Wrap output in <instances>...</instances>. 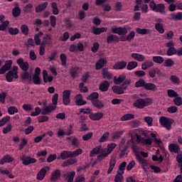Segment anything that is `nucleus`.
<instances>
[{
	"label": "nucleus",
	"instance_id": "nucleus-1",
	"mask_svg": "<svg viewBox=\"0 0 182 182\" xmlns=\"http://www.w3.org/2000/svg\"><path fill=\"white\" fill-rule=\"evenodd\" d=\"M151 137L152 138H146V139L144 138H140V136H139V135H136V140L138 142L141 143L144 145H151V144L153 143V141L155 142V144L159 146V148L161 149L162 153L164 154H166V152L164 149V146L163 145L162 141H161L160 138H157V135H156V134H150Z\"/></svg>",
	"mask_w": 182,
	"mask_h": 182
},
{
	"label": "nucleus",
	"instance_id": "nucleus-2",
	"mask_svg": "<svg viewBox=\"0 0 182 182\" xmlns=\"http://www.w3.org/2000/svg\"><path fill=\"white\" fill-rule=\"evenodd\" d=\"M153 105V98L146 97V98H138L136 100L133 104V107L138 109H144L146 107H149Z\"/></svg>",
	"mask_w": 182,
	"mask_h": 182
},
{
	"label": "nucleus",
	"instance_id": "nucleus-3",
	"mask_svg": "<svg viewBox=\"0 0 182 182\" xmlns=\"http://www.w3.org/2000/svg\"><path fill=\"white\" fill-rule=\"evenodd\" d=\"M117 146V145H116V144H109L107 148L103 149L102 155H98L97 159L99 161L105 159V158L107 157L112 153V151H113V150L114 149V148H116Z\"/></svg>",
	"mask_w": 182,
	"mask_h": 182
},
{
	"label": "nucleus",
	"instance_id": "nucleus-4",
	"mask_svg": "<svg viewBox=\"0 0 182 182\" xmlns=\"http://www.w3.org/2000/svg\"><path fill=\"white\" fill-rule=\"evenodd\" d=\"M173 119L172 118H168L167 117H161L159 119L160 124L166 130H171L172 124H173Z\"/></svg>",
	"mask_w": 182,
	"mask_h": 182
},
{
	"label": "nucleus",
	"instance_id": "nucleus-5",
	"mask_svg": "<svg viewBox=\"0 0 182 182\" xmlns=\"http://www.w3.org/2000/svg\"><path fill=\"white\" fill-rule=\"evenodd\" d=\"M18 67L14 66L11 70H9L6 75V80L8 82H13L14 79H18Z\"/></svg>",
	"mask_w": 182,
	"mask_h": 182
},
{
	"label": "nucleus",
	"instance_id": "nucleus-6",
	"mask_svg": "<svg viewBox=\"0 0 182 182\" xmlns=\"http://www.w3.org/2000/svg\"><path fill=\"white\" fill-rule=\"evenodd\" d=\"M149 7L154 12L160 13L161 14H165V6L163 4H156L154 1H152L149 4Z\"/></svg>",
	"mask_w": 182,
	"mask_h": 182
},
{
	"label": "nucleus",
	"instance_id": "nucleus-7",
	"mask_svg": "<svg viewBox=\"0 0 182 182\" xmlns=\"http://www.w3.org/2000/svg\"><path fill=\"white\" fill-rule=\"evenodd\" d=\"M58 97H59L58 93H55L53 95L52 103L53 105H48V107H46L44 108V111H45L46 114H48L56 109V106L58 105Z\"/></svg>",
	"mask_w": 182,
	"mask_h": 182
},
{
	"label": "nucleus",
	"instance_id": "nucleus-8",
	"mask_svg": "<svg viewBox=\"0 0 182 182\" xmlns=\"http://www.w3.org/2000/svg\"><path fill=\"white\" fill-rule=\"evenodd\" d=\"M165 46L168 48V50L166 51V54L168 56H172L177 53V50L175 46V43L173 41H170L167 43H166Z\"/></svg>",
	"mask_w": 182,
	"mask_h": 182
},
{
	"label": "nucleus",
	"instance_id": "nucleus-9",
	"mask_svg": "<svg viewBox=\"0 0 182 182\" xmlns=\"http://www.w3.org/2000/svg\"><path fill=\"white\" fill-rule=\"evenodd\" d=\"M111 30L112 33L118 34L119 36H125L127 34V28L124 27L114 26L111 28Z\"/></svg>",
	"mask_w": 182,
	"mask_h": 182
},
{
	"label": "nucleus",
	"instance_id": "nucleus-10",
	"mask_svg": "<svg viewBox=\"0 0 182 182\" xmlns=\"http://www.w3.org/2000/svg\"><path fill=\"white\" fill-rule=\"evenodd\" d=\"M69 50L72 53H77L78 51H84V44L82 43H78L77 44H71L69 48Z\"/></svg>",
	"mask_w": 182,
	"mask_h": 182
},
{
	"label": "nucleus",
	"instance_id": "nucleus-11",
	"mask_svg": "<svg viewBox=\"0 0 182 182\" xmlns=\"http://www.w3.org/2000/svg\"><path fill=\"white\" fill-rule=\"evenodd\" d=\"M50 170V166H43V168H41V169L37 174V177H36L37 180L43 181L45 178L47 174V172L49 171Z\"/></svg>",
	"mask_w": 182,
	"mask_h": 182
},
{
	"label": "nucleus",
	"instance_id": "nucleus-12",
	"mask_svg": "<svg viewBox=\"0 0 182 182\" xmlns=\"http://www.w3.org/2000/svg\"><path fill=\"white\" fill-rule=\"evenodd\" d=\"M70 95L71 90H65L63 92V102L65 106L69 105L70 103Z\"/></svg>",
	"mask_w": 182,
	"mask_h": 182
},
{
	"label": "nucleus",
	"instance_id": "nucleus-13",
	"mask_svg": "<svg viewBox=\"0 0 182 182\" xmlns=\"http://www.w3.org/2000/svg\"><path fill=\"white\" fill-rule=\"evenodd\" d=\"M41 70L39 67L36 68L35 73L33 75V82L35 85H41Z\"/></svg>",
	"mask_w": 182,
	"mask_h": 182
},
{
	"label": "nucleus",
	"instance_id": "nucleus-14",
	"mask_svg": "<svg viewBox=\"0 0 182 182\" xmlns=\"http://www.w3.org/2000/svg\"><path fill=\"white\" fill-rule=\"evenodd\" d=\"M156 23L155 24V29L161 34L164 33V21L161 18H156Z\"/></svg>",
	"mask_w": 182,
	"mask_h": 182
},
{
	"label": "nucleus",
	"instance_id": "nucleus-15",
	"mask_svg": "<svg viewBox=\"0 0 182 182\" xmlns=\"http://www.w3.org/2000/svg\"><path fill=\"white\" fill-rule=\"evenodd\" d=\"M136 160L144 171H146L147 169L150 168V166H151V165H150V164H149V162H147V161L141 156H138Z\"/></svg>",
	"mask_w": 182,
	"mask_h": 182
},
{
	"label": "nucleus",
	"instance_id": "nucleus-16",
	"mask_svg": "<svg viewBox=\"0 0 182 182\" xmlns=\"http://www.w3.org/2000/svg\"><path fill=\"white\" fill-rule=\"evenodd\" d=\"M13 64V60H6L5 65H3L0 68V75H4L5 74L8 70H9L12 66Z\"/></svg>",
	"mask_w": 182,
	"mask_h": 182
},
{
	"label": "nucleus",
	"instance_id": "nucleus-17",
	"mask_svg": "<svg viewBox=\"0 0 182 182\" xmlns=\"http://www.w3.org/2000/svg\"><path fill=\"white\" fill-rule=\"evenodd\" d=\"M21 161L24 166H28L31 164H34L37 161L35 158H31V156H21Z\"/></svg>",
	"mask_w": 182,
	"mask_h": 182
},
{
	"label": "nucleus",
	"instance_id": "nucleus-18",
	"mask_svg": "<svg viewBox=\"0 0 182 182\" xmlns=\"http://www.w3.org/2000/svg\"><path fill=\"white\" fill-rule=\"evenodd\" d=\"M75 103L77 106H83L87 104V101L83 100V96L82 94H77L74 98Z\"/></svg>",
	"mask_w": 182,
	"mask_h": 182
},
{
	"label": "nucleus",
	"instance_id": "nucleus-19",
	"mask_svg": "<svg viewBox=\"0 0 182 182\" xmlns=\"http://www.w3.org/2000/svg\"><path fill=\"white\" fill-rule=\"evenodd\" d=\"M16 63L19 65L21 69L23 71H27L29 69V64L28 62H24L23 59L19 58L17 59Z\"/></svg>",
	"mask_w": 182,
	"mask_h": 182
},
{
	"label": "nucleus",
	"instance_id": "nucleus-20",
	"mask_svg": "<svg viewBox=\"0 0 182 182\" xmlns=\"http://www.w3.org/2000/svg\"><path fill=\"white\" fill-rule=\"evenodd\" d=\"M131 57L134 60L138 62H144L146 60V56L143 54H140L139 53H132L131 54Z\"/></svg>",
	"mask_w": 182,
	"mask_h": 182
},
{
	"label": "nucleus",
	"instance_id": "nucleus-21",
	"mask_svg": "<svg viewBox=\"0 0 182 182\" xmlns=\"http://www.w3.org/2000/svg\"><path fill=\"white\" fill-rule=\"evenodd\" d=\"M89 117L92 121H99L103 117V112H91Z\"/></svg>",
	"mask_w": 182,
	"mask_h": 182
},
{
	"label": "nucleus",
	"instance_id": "nucleus-22",
	"mask_svg": "<svg viewBox=\"0 0 182 182\" xmlns=\"http://www.w3.org/2000/svg\"><path fill=\"white\" fill-rule=\"evenodd\" d=\"M75 175H76L75 171H68L65 174L66 182H73Z\"/></svg>",
	"mask_w": 182,
	"mask_h": 182
},
{
	"label": "nucleus",
	"instance_id": "nucleus-23",
	"mask_svg": "<svg viewBox=\"0 0 182 182\" xmlns=\"http://www.w3.org/2000/svg\"><path fill=\"white\" fill-rule=\"evenodd\" d=\"M127 66V62L124 60L119 61L113 65L114 70H123Z\"/></svg>",
	"mask_w": 182,
	"mask_h": 182
},
{
	"label": "nucleus",
	"instance_id": "nucleus-24",
	"mask_svg": "<svg viewBox=\"0 0 182 182\" xmlns=\"http://www.w3.org/2000/svg\"><path fill=\"white\" fill-rule=\"evenodd\" d=\"M144 89L147 91L156 92L157 91V85L153 82H145Z\"/></svg>",
	"mask_w": 182,
	"mask_h": 182
},
{
	"label": "nucleus",
	"instance_id": "nucleus-25",
	"mask_svg": "<svg viewBox=\"0 0 182 182\" xmlns=\"http://www.w3.org/2000/svg\"><path fill=\"white\" fill-rule=\"evenodd\" d=\"M61 172L60 169H55L52 173L50 177V181H57L60 178Z\"/></svg>",
	"mask_w": 182,
	"mask_h": 182
},
{
	"label": "nucleus",
	"instance_id": "nucleus-26",
	"mask_svg": "<svg viewBox=\"0 0 182 182\" xmlns=\"http://www.w3.org/2000/svg\"><path fill=\"white\" fill-rule=\"evenodd\" d=\"M125 90H126V86L123 87V85L122 86L114 85L112 87V91L114 93L118 95L124 94Z\"/></svg>",
	"mask_w": 182,
	"mask_h": 182
},
{
	"label": "nucleus",
	"instance_id": "nucleus-27",
	"mask_svg": "<svg viewBox=\"0 0 182 182\" xmlns=\"http://www.w3.org/2000/svg\"><path fill=\"white\" fill-rule=\"evenodd\" d=\"M154 66V63L153 62V60H148L144 61L142 64H141V69L143 70H146L151 67Z\"/></svg>",
	"mask_w": 182,
	"mask_h": 182
},
{
	"label": "nucleus",
	"instance_id": "nucleus-28",
	"mask_svg": "<svg viewBox=\"0 0 182 182\" xmlns=\"http://www.w3.org/2000/svg\"><path fill=\"white\" fill-rule=\"evenodd\" d=\"M43 77L44 82H50L53 80V77L52 75H49L48 70H43Z\"/></svg>",
	"mask_w": 182,
	"mask_h": 182
},
{
	"label": "nucleus",
	"instance_id": "nucleus-29",
	"mask_svg": "<svg viewBox=\"0 0 182 182\" xmlns=\"http://www.w3.org/2000/svg\"><path fill=\"white\" fill-rule=\"evenodd\" d=\"M14 161V158L11 156V155H5L4 156H3V158H1L0 161V164L4 165L6 163H11Z\"/></svg>",
	"mask_w": 182,
	"mask_h": 182
},
{
	"label": "nucleus",
	"instance_id": "nucleus-30",
	"mask_svg": "<svg viewBox=\"0 0 182 182\" xmlns=\"http://www.w3.org/2000/svg\"><path fill=\"white\" fill-rule=\"evenodd\" d=\"M152 160L154 161H158L159 163H161L164 160V156L160 154V149H157L156 152V155H152Z\"/></svg>",
	"mask_w": 182,
	"mask_h": 182
},
{
	"label": "nucleus",
	"instance_id": "nucleus-31",
	"mask_svg": "<svg viewBox=\"0 0 182 182\" xmlns=\"http://www.w3.org/2000/svg\"><path fill=\"white\" fill-rule=\"evenodd\" d=\"M96 154L103 155V148H102V146H96V148H94L91 151L90 156L92 157Z\"/></svg>",
	"mask_w": 182,
	"mask_h": 182
},
{
	"label": "nucleus",
	"instance_id": "nucleus-32",
	"mask_svg": "<svg viewBox=\"0 0 182 182\" xmlns=\"http://www.w3.org/2000/svg\"><path fill=\"white\" fill-rule=\"evenodd\" d=\"M107 31V27H101V28H96L93 27L92 29V33L95 35H100L102 33H105Z\"/></svg>",
	"mask_w": 182,
	"mask_h": 182
},
{
	"label": "nucleus",
	"instance_id": "nucleus-33",
	"mask_svg": "<svg viewBox=\"0 0 182 182\" xmlns=\"http://www.w3.org/2000/svg\"><path fill=\"white\" fill-rule=\"evenodd\" d=\"M106 63H107V60H106V58H100L95 65V69L96 70H100L102 68L103 66H105V65H106Z\"/></svg>",
	"mask_w": 182,
	"mask_h": 182
},
{
	"label": "nucleus",
	"instance_id": "nucleus-34",
	"mask_svg": "<svg viewBox=\"0 0 182 182\" xmlns=\"http://www.w3.org/2000/svg\"><path fill=\"white\" fill-rule=\"evenodd\" d=\"M120 41V38L119 36L114 35V34H110L107 38V43L110 44L113 42H119Z\"/></svg>",
	"mask_w": 182,
	"mask_h": 182
},
{
	"label": "nucleus",
	"instance_id": "nucleus-35",
	"mask_svg": "<svg viewBox=\"0 0 182 182\" xmlns=\"http://www.w3.org/2000/svg\"><path fill=\"white\" fill-rule=\"evenodd\" d=\"M109 87H110V83H109L107 80H105L100 83V90L106 92L109 90Z\"/></svg>",
	"mask_w": 182,
	"mask_h": 182
},
{
	"label": "nucleus",
	"instance_id": "nucleus-36",
	"mask_svg": "<svg viewBox=\"0 0 182 182\" xmlns=\"http://www.w3.org/2000/svg\"><path fill=\"white\" fill-rule=\"evenodd\" d=\"M136 36V32L134 31H132L127 38H121V41H132L133 39H134V37Z\"/></svg>",
	"mask_w": 182,
	"mask_h": 182
},
{
	"label": "nucleus",
	"instance_id": "nucleus-37",
	"mask_svg": "<svg viewBox=\"0 0 182 182\" xmlns=\"http://www.w3.org/2000/svg\"><path fill=\"white\" fill-rule=\"evenodd\" d=\"M168 149L171 152L178 154L180 151V148L178 144H170Z\"/></svg>",
	"mask_w": 182,
	"mask_h": 182
},
{
	"label": "nucleus",
	"instance_id": "nucleus-38",
	"mask_svg": "<svg viewBox=\"0 0 182 182\" xmlns=\"http://www.w3.org/2000/svg\"><path fill=\"white\" fill-rule=\"evenodd\" d=\"M139 65V63H137V61H129L128 63V64L127 65V70L131 71L133 70L134 69H136V68Z\"/></svg>",
	"mask_w": 182,
	"mask_h": 182
},
{
	"label": "nucleus",
	"instance_id": "nucleus-39",
	"mask_svg": "<svg viewBox=\"0 0 182 182\" xmlns=\"http://www.w3.org/2000/svg\"><path fill=\"white\" fill-rule=\"evenodd\" d=\"M102 75L104 79L111 80L113 78V75L107 70V69H102Z\"/></svg>",
	"mask_w": 182,
	"mask_h": 182
},
{
	"label": "nucleus",
	"instance_id": "nucleus-40",
	"mask_svg": "<svg viewBox=\"0 0 182 182\" xmlns=\"http://www.w3.org/2000/svg\"><path fill=\"white\" fill-rule=\"evenodd\" d=\"M135 30L137 33L140 35H146L149 34L151 32V31H150V29L149 28H141L139 27L136 28Z\"/></svg>",
	"mask_w": 182,
	"mask_h": 182
},
{
	"label": "nucleus",
	"instance_id": "nucleus-41",
	"mask_svg": "<svg viewBox=\"0 0 182 182\" xmlns=\"http://www.w3.org/2000/svg\"><path fill=\"white\" fill-rule=\"evenodd\" d=\"M48 5V2L46 1L43 4H39L36 7V11L37 13H40L43 11H44Z\"/></svg>",
	"mask_w": 182,
	"mask_h": 182
},
{
	"label": "nucleus",
	"instance_id": "nucleus-42",
	"mask_svg": "<svg viewBox=\"0 0 182 182\" xmlns=\"http://www.w3.org/2000/svg\"><path fill=\"white\" fill-rule=\"evenodd\" d=\"M124 80H126V75H120L119 77H114V82L116 85L121 84L123 82V81H124Z\"/></svg>",
	"mask_w": 182,
	"mask_h": 182
},
{
	"label": "nucleus",
	"instance_id": "nucleus-43",
	"mask_svg": "<svg viewBox=\"0 0 182 182\" xmlns=\"http://www.w3.org/2000/svg\"><path fill=\"white\" fill-rule=\"evenodd\" d=\"M114 166H116V158H112L109 162V168L107 171V173L110 174L113 169L114 168Z\"/></svg>",
	"mask_w": 182,
	"mask_h": 182
},
{
	"label": "nucleus",
	"instance_id": "nucleus-44",
	"mask_svg": "<svg viewBox=\"0 0 182 182\" xmlns=\"http://www.w3.org/2000/svg\"><path fill=\"white\" fill-rule=\"evenodd\" d=\"M43 36V33L42 31L39 32L38 33L36 34L34 36V40L36 42V44L37 46L41 45V38Z\"/></svg>",
	"mask_w": 182,
	"mask_h": 182
},
{
	"label": "nucleus",
	"instance_id": "nucleus-45",
	"mask_svg": "<svg viewBox=\"0 0 182 182\" xmlns=\"http://www.w3.org/2000/svg\"><path fill=\"white\" fill-rule=\"evenodd\" d=\"M60 157L63 160H65L69 157H72L71 151H63L60 154Z\"/></svg>",
	"mask_w": 182,
	"mask_h": 182
},
{
	"label": "nucleus",
	"instance_id": "nucleus-46",
	"mask_svg": "<svg viewBox=\"0 0 182 182\" xmlns=\"http://www.w3.org/2000/svg\"><path fill=\"white\" fill-rule=\"evenodd\" d=\"M171 18L173 21L182 20V12H178L177 14H171Z\"/></svg>",
	"mask_w": 182,
	"mask_h": 182
},
{
	"label": "nucleus",
	"instance_id": "nucleus-47",
	"mask_svg": "<svg viewBox=\"0 0 182 182\" xmlns=\"http://www.w3.org/2000/svg\"><path fill=\"white\" fill-rule=\"evenodd\" d=\"M9 23L10 22L8 20L1 21L0 24V31H6L8 26H9Z\"/></svg>",
	"mask_w": 182,
	"mask_h": 182
},
{
	"label": "nucleus",
	"instance_id": "nucleus-48",
	"mask_svg": "<svg viewBox=\"0 0 182 182\" xmlns=\"http://www.w3.org/2000/svg\"><path fill=\"white\" fill-rule=\"evenodd\" d=\"M83 153V149L81 148H77L75 151H71V157H77Z\"/></svg>",
	"mask_w": 182,
	"mask_h": 182
},
{
	"label": "nucleus",
	"instance_id": "nucleus-49",
	"mask_svg": "<svg viewBox=\"0 0 182 182\" xmlns=\"http://www.w3.org/2000/svg\"><path fill=\"white\" fill-rule=\"evenodd\" d=\"M51 40H52V36L50 33H47L44 37H43V43L46 45V44H50L51 43Z\"/></svg>",
	"mask_w": 182,
	"mask_h": 182
},
{
	"label": "nucleus",
	"instance_id": "nucleus-50",
	"mask_svg": "<svg viewBox=\"0 0 182 182\" xmlns=\"http://www.w3.org/2000/svg\"><path fill=\"white\" fill-rule=\"evenodd\" d=\"M92 104L95 107L99 109L103 108L104 106L103 102H102V101H99V100H95V101H92Z\"/></svg>",
	"mask_w": 182,
	"mask_h": 182
},
{
	"label": "nucleus",
	"instance_id": "nucleus-51",
	"mask_svg": "<svg viewBox=\"0 0 182 182\" xmlns=\"http://www.w3.org/2000/svg\"><path fill=\"white\" fill-rule=\"evenodd\" d=\"M152 60L157 64H161L164 63V59L163 57L160 55H156V56H153L152 57Z\"/></svg>",
	"mask_w": 182,
	"mask_h": 182
},
{
	"label": "nucleus",
	"instance_id": "nucleus-52",
	"mask_svg": "<svg viewBox=\"0 0 182 182\" xmlns=\"http://www.w3.org/2000/svg\"><path fill=\"white\" fill-rule=\"evenodd\" d=\"M109 136H110V134L109 132H105L102 135L98 141L100 143L106 142L109 140Z\"/></svg>",
	"mask_w": 182,
	"mask_h": 182
},
{
	"label": "nucleus",
	"instance_id": "nucleus-53",
	"mask_svg": "<svg viewBox=\"0 0 182 182\" xmlns=\"http://www.w3.org/2000/svg\"><path fill=\"white\" fill-rule=\"evenodd\" d=\"M52 12L54 15L59 14V9L56 2H52L51 4Z\"/></svg>",
	"mask_w": 182,
	"mask_h": 182
},
{
	"label": "nucleus",
	"instance_id": "nucleus-54",
	"mask_svg": "<svg viewBox=\"0 0 182 182\" xmlns=\"http://www.w3.org/2000/svg\"><path fill=\"white\" fill-rule=\"evenodd\" d=\"M134 119V115H133V114H125L124 115H123V117H122L121 120L122 122H126L128 120H132Z\"/></svg>",
	"mask_w": 182,
	"mask_h": 182
},
{
	"label": "nucleus",
	"instance_id": "nucleus-55",
	"mask_svg": "<svg viewBox=\"0 0 182 182\" xmlns=\"http://www.w3.org/2000/svg\"><path fill=\"white\" fill-rule=\"evenodd\" d=\"M146 85V81L143 79H139L135 82V87H145Z\"/></svg>",
	"mask_w": 182,
	"mask_h": 182
},
{
	"label": "nucleus",
	"instance_id": "nucleus-56",
	"mask_svg": "<svg viewBox=\"0 0 182 182\" xmlns=\"http://www.w3.org/2000/svg\"><path fill=\"white\" fill-rule=\"evenodd\" d=\"M21 79L23 80L31 81V75L28 72H23V73H21Z\"/></svg>",
	"mask_w": 182,
	"mask_h": 182
},
{
	"label": "nucleus",
	"instance_id": "nucleus-57",
	"mask_svg": "<svg viewBox=\"0 0 182 182\" xmlns=\"http://www.w3.org/2000/svg\"><path fill=\"white\" fill-rule=\"evenodd\" d=\"M132 150L134 151V154H135L136 159H137L138 157L141 156L140 155V150L141 148H139V146H136L134 145V146H132Z\"/></svg>",
	"mask_w": 182,
	"mask_h": 182
},
{
	"label": "nucleus",
	"instance_id": "nucleus-58",
	"mask_svg": "<svg viewBox=\"0 0 182 182\" xmlns=\"http://www.w3.org/2000/svg\"><path fill=\"white\" fill-rule=\"evenodd\" d=\"M144 120L146 123L148 127H151L153 126V117H144Z\"/></svg>",
	"mask_w": 182,
	"mask_h": 182
},
{
	"label": "nucleus",
	"instance_id": "nucleus-59",
	"mask_svg": "<svg viewBox=\"0 0 182 182\" xmlns=\"http://www.w3.org/2000/svg\"><path fill=\"white\" fill-rule=\"evenodd\" d=\"M126 166H127V162H122V164H120V165L119 166L118 173L124 174V170H126Z\"/></svg>",
	"mask_w": 182,
	"mask_h": 182
},
{
	"label": "nucleus",
	"instance_id": "nucleus-60",
	"mask_svg": "<svg viewBox=\"0 0 182 182\" xmlns=\"http://www.w3.org/2000/svg\"><path fill=\"white\" fill-rule=\"evenodd\" d=\"M165 67L171 68L174 65V61L171 58H167L164 61Z\"/></svg>",
	"mask_w": 182,
	"mask_h": 182
},
{
	"label": "nucleus",
	"instance_id": "nucleus-61",
	"mask_svg": "<svg viewBox=\"0 0 182 182\" xmlns=\"http://www.w3.org/2000/svg\"><path fill=\"white\" fill-rule=\"evenodd\" d=\"M123 133H124V131H116L112 134V139H117L120 138V136L122 135H123Z\"/></svg>",
	"mask_w": 182,
	"mask_h": 182
},
{
	"label": "nucleus",
	"instance_id": "nucleus-62",
	"mask_svg": "<svg viewBox=\"0 0 182 182\" xmlns=\"http://www.w3.org/2000/svg\"><path fill=\"white\" fill-rule=\"evenodd\" d=\"M167 94L169 97H175L176 98L178 96V93L172 89H168L167 90Z\"/></svg>",
	"mask_w": 182,
	"mask_h": 182
},
{
	"label": "nucleus",
	"instance_id": "nucleus-63",
	"mask_svg": "<svg viewBox=\"0 0 182 182\" xmlns=\"http://www.w3.org/2000/svg\"><path fill=\"white\" fill-rule=\"evenodd\" d=\"M173 102L176 106H181L182 105V97L180 96H176Z\"/></svg>",
	"mask_w": 182,
	"mask_h": 182
},
{
	"label": "nucleus",
	"instance_id": "nucleus-64",
	"mask_svg": "<svg viewBox=\"0 0 182 182\" xmlns=\"http://www.w3.org/2000/svg\"><path fill=\"white\" fill-rule=\"evenodd\" d=\"M114 182H123V173L118 172L114 178Z\"/></svg>",
	"mask_w": 182,
	"mask_h": 182
}]
</instances>
